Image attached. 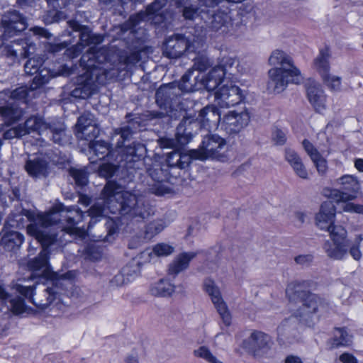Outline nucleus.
<instances>
[{
	"label": "nucleus",
	"mask_w": 363,
	"mask_h": 363,
	"mask_svg": "<svg viewBox=\"0 0 363 363\" xmlns=\"http://www.w3.org/2000/svg\"><path fill=\"white\" fill-rule=\"evenodd\" d=\"M165 164H155L147 169L148 175L155 182L150 186V193L163 196L172 191L166 184H174L182 170L186 169L192 162V157L186 152L174 150L164 153Z\"/></svg>",
	"instance_id": "5"
},
{
	"label": "nucleus",
	"mask_w": 363,
	"mask_h": 363,
	"mask_svg": "<svg viewBox=\"0 0 363 363\" xmlns=\"http://www.w3.org/2000/svg\"><path fill=\"white\" fill-rule=\"evenodd\" d=\"M69 175L73 179L77 191L82 189L89 183V172L84 168L77 169L70 167L69 169Z\"/></svg>",
	"instance_id": "38"
},
{
	"label": "nucleus",
	"mask_w": 363,
	"mask_h": 363,
	"mask_svg": "<svg viewBox=\"0 0 363 363\" xmlns=\"http://www.w3.org/2000/svg\"><path fill=\"white\" fill-rule=\"evenodd\" d=\"M243 348L255 357H262L268 354L273 345L272 337L267 333L254 330L243 341Z\"/></svg>",
	"instance_id": "18"
},
{
	"label": "nucleus",
	"mask_w": 363,
	"mask_h": 363,
	"mask_svg": "<svg viewBox=\"0 0 363 363\" xmlns=\"http://www.w3.org/2000/svg\"><path fill=\"white\" fill-rule=\"evenodd\" d=\"M159 145L162 149H172V151L179 150L182 152H185L184 150L178 148L177 146L181 147L178 142L177 141V137L175 136V139L169 138H160L158 140Z\"/></svg>",
	"instance_id": "51"
},
{
	"label": "nucleus",
	"mask_w": 363,
	"mask_h": 363,
	"mask_svg": "<svg viewBox=\"0 0 363 363\" xmlns=\"http://www.w3.org/2000/svg\"><path fill=\"white\" fill-rule=\"evenodd\" d=\"M164 228V222L161 220H154L149 223L145 226L144 232L145 238L147 240L152 239L155 235L162 232Z\"/></svg>",
	"instance_id": "44"
},
{
	"label": "nucleus",
	"mask_w": 363,
	"mask_h": 363,
	"mask_svg": "<svg viewBox=\"0 0 363 363\" xmlns=\"http://www.w3.org/2000/svg\"><path fill=\"white\" fill-rule=\"evenodd\" d=\"M26 216L30 223L27 225L28 233L33 237L41 246V250L28 262L31 272L30 277L36 279L33 286H24L16 283L13 289L21 297L27 298L40 309H45L54 301H60L64 290V281H71L74 273L68 271L64 274L52 271L49 263L51 252L60 247L57 232L52 228L57 223L51 215H38L32 211L22 208L19 213L13 215L14 221L20 223Z\"/></svg>",
	"instance_id": "1"
},
{
	"label": "nucleus",
	"mask_w": 363,
	"mask_h": 363,
	"mask_svg": "<svg viewBox=\"0 0 363 363\" xmlns=\"http://www.w3.org/2000/svg\"><path fill=\"white\" fill-rule=\"evenodd\" d=\"M11 201H21L23 199L24 192L20 186H11V193L9 195Z\"/></svg>",
	"instance_id": "60"
},
{
	"label": "nucleus",
	"mask_w": 363,
	"mask_h": 363,
	"mask_svg": "<svg viewBox=\"0 0 363 363\" xmlns=\"http://www.w3.org/2000/svg\"><path fill=\"white\" fill-rule=\"evenodd\" d=\"M28 58V60L24 65V70L28 75L36 74L30 85V89L35 90L47 84L54 74L51 73L50 69H40L42 60L40 57L36 59L30 56Z\"/></svg>",
	"instance_id": "20"
},
{
	"label": "nucleus",
	"mask_w": 363,
	"mask_h": 363,
	"mask_svg": "<svg viewBox=\"0 0 363 363\" xmlns=\"http://www.w3.org/2000/svg\"><path fill=\"white\" fill-rule=\"evenodd\" d=\"M290 326L288 325L286 320L283 321L277 328V341L280 345L285 342V338L288 339L286 335L287 332L289 331Z\"/></svg>",
	"instance_id": "55"
},
{
	"label": "nucleus",
	"mask_w": 363,
	"mask_h": 363,
	"mask_svg": "<svg viewBox=\"0 0 363 363\" xmlns=\"http://www.w3.org/2000/svg\"><path fill=\"white\" fill-rule=\"evenodd\" d=\"M306 285V281H295L288 285L286 293H291L294 299L299 300L306 313H313L318 311L320 299L315 294L303 289Z\"/></svg>",
	"instance_id": "19"
},
{
	"label": "nucleus",
	"mask_w": 363,
	"mask_h": 363,
	"mask_svg": "<svg viewBox=\"0 0 363 363\" xmlns=\"http://www.w3.org/2000/svg\"><path fill=\"white\" fill-rule=\"evenodd\" d=\"M338 189H333L329 194V199L332 202L347 201L353 200L357 197V194L360 189V184L357 179L352 175H344L337 180ZM334 204V203H333Z\"/></svg>",
	"instance_id": "16"
},
{
	"label": "nucleus",
	"mask_w": 363,
	"mask_h": 363,
	"mask_svg": "<svg viewBox=\"0 0 363 363\" xmlns=\"http://www.w3.org/2000/svg\"><path fill=\"white\" fill-rule=\"evenodd\" d=\"M29 94L26 86H20L13 90L11 94V97L16 100L26 99Z\"/></svg>",
	"instance_id": "57"
},
{
	"label": "nucleus",
	"mask_w": 363,
	"mask_h": 363,
	"mask_svg": "<svg viewBox=\"0 0 363 363\" xmlns=\"http://www.w3.org/2000/svg\"><path fill=\"white\" fill-rule=\"evenodd\" d=\"M9 45L13 50H16L17 53L23 59L33 56L37 50V45L30 35H25L23 38L15 39L11 41Z\"/></svg>",
	"instance_id": "32"
},
{
	"label": "nucleus",
	"mask_w": 363,
	"mask_h": 363,
	"mask_svg": "<svg viewBox=\"0 0 363 363\" xmlns=\"http://www.w3.org/2000/svg\"><path fill=\"white\" fill-rule=\"evenodd\" d=\"M182 121L177 127L175 136L180 146H185L191 141L193 138L203 130L202 125L196 117V113H184L181 116Z\"/></svg>",
	"instance_id": "17"
},
{
	"label": "nucleus",
	"mask_w": 363,
	"mask_h": 363,
	"mask_svg": "<svg viewBox=\"0 0 363 363\" xmlns=\"http://www.w3.org/2000/svg\"><path fill=\"white\" fill-rule=\"evenodd\" d=\"M173 82L162 84L156 91L155 101L162 110L153 112L152 116L158 118H166L169 121H176L181 118L184 111L179 108L182 94Z\"/></svg>",
	"instance_id": "9"
},
{
	"label": "nucleus",
	"mask_w": 363,
	"mask_h": 363,
	"mask_svg": "<svg viewBox=\"0 0 363 363\" xmlns=\"http://www.w3.org/2000/svg\"><path fill=\"white\" fill-rule=\"evenodd\" d=\"M67 23L70 29L69 35L73 38H79L77 43L67 48L66 45L62 43H46L45 51L55 55L64 50V55L67 58L73 60L82 52L85 47L99 45L104 41V35L93 33L88 26L82 25L75 20L67 21Z\"/></svg>",
	"instance_id": "8"
},
{
	"label": "nucleus",
	"mask_w": 363,
	"mask_h": 363,
	"mask_svg": "<svg viewBox=\"0 0 363 363\" xmlns=\"http://www.w3.org/2000/svg\"><path fill=\"white\" fill-rule=\"evenodd\" d=\"M314 165L315 166L317 171L320 174H324L328 169L326 160L320 155L318 154L315 158L311 159Z\"/></svg>",
	"instance_id": "56"
},
{
	"label": "nucleus",
	"mask_w": 363,
	"mask_h": 363,
	"mask_svg": "<svg viewBox=\"0 0 363 363\" xmlns=\"http://www.w3.org/2000/svg\"><path fill=\"white\" fill-rule=\"evenodd\" d=\"M112 150L110 143L105 140H94L88 144L89 154H92L89 158L91 163H94L97 160L112 157Z\"/></svg>",
	"instance_id": "30"
},
{
	"label": "nucleus",
	"mask_w": 363,
	"mask_h": 363,
	"mask_svg": "<svg viewBox=\"0 0 363 363\" xmlns=\"http://www.w3.org/2000/svg\"><path fill=\"white\" fill-rule=\"evenodd\" d=\"M215 101L222 108H228L239 104L245 96L239 86L228 84H223L218 90L214 92Z\"/></svg>",
	"instance_id": "21"
},
{
	"label": "nucleus",
	"mask_w": 363,
	"mask_h": 363,
	"mask_svg": "<svg viewBox=\"0 0 363 363\" xmlns=\"http://www.w3.org/2000/svg\"><path fill=\"white\" fill-rule=\"evenodd\" d=\"M44 134L54 143L59 145L70 143L71 136L67 133L65 123L60 121L49 122Z\"/></svg>",
	"instance_id": "28"
},
{
	"label": "nucleus",
	"mask_w": 363,
	"mask_h": 363,
	"mask_svg": "<svg viewBox=\"0 0 363 363\" xmlns=\"http://www.w3.org/2000/svg\"><path fill=\"white\" fill-rule=\"evenodd\" d=\"M220 116V109L213 104L206 106L199 111L198 114L196 113V118L206 132H210L211 129L218 125Z\"/></svg>",
	"instance_id": "27"
},
{
	"label": "nucleus",
	"mask_w": 363,
	"mask_h": 363,
	"mask_svg": "<svg viewBox=\"0 0 363 363\" xmlns=\"http://www.w3.org/2000/svg\"><path fill=\"white\" fill-rule=\"evenodd\" d=\"M2 114L5 118V124L10 126L21 119L23 111L16 106H7L4 108Z\"/></svg>",
	"instance_id": "39"
},
{
	"label": "nucleus",
	"mask_w": 363,
	"mask_h": 363,
	"mask_svg": "<svg viewBox=\"0 0 363 363\" xmlns=\"http://www.w3.org/2000/svg\"><path fill=\"white\" fill-rule=\"evenodd\" d=\"M94 123H96V120L94 114L90 112H84L78 118L74 126V132L76 133V130H83L88 126L94 124Z\"/></svg>",
	"instance_id": "46"
},
{
	"label": "nucleus",
	"mask_w": 363,
	"mask_h": 363,
	"mask_svg": "<svg viewBox=\"0 0 363 363\" xmlns=\"http://www.w3.org/2000/svg\"><path fill=\"white\" fill-rule=\"evenodd\" d=\"M121 272L127 281H131L139 276L140 273V263L135 262H129L122 268Z\"/></svg>",
	"instance_id": "43"
},
{
	"label": "nucleus",
	"mask_w": 363,
	"mask_h": 363,
	"mask_svg": "<svg viewBox=\"0 0 363 363\" xmlns=\"http://www.w3.org/2000/svg\"><path fill=\"white\" fill-rule=\"evenodd\" d=\"M13 287H14V285ZM12 289L14 292L9 294L0 285V299L7 301L10 303V309L13 314H23L26 312L28 307L25 303L23 298L16 293L13 288H12Z\"/></svg>",
	"instance_id": "31"
},
{
	"label": "nucleus",
	"mask_w": 363,
	"mask_h": 363,
	"mask_svg": "<svg viewBox=\"0 0 363 363\" xmlns=\"http://www.w3.org/2000/svg\"><path fill=\"white\" fill-rule=\"evenodd\" d=\"M201 21L205 26L213 31L226 33L230 25V16L227 13L212 9H206L201 14Z\"/></svg>",
	"instance_id": "25"
},
{
	"label": "nucleus",
	"mask_w": 363,
	"mask_h": 363,
	"mask_svg": "<svg viewBox=\"0 0 363 363\" xmlns=\"http://www.w3.org/2000/svg\"><path fill=\"white\" fill-rule=\"evenodd\" d=\"M272 140L277 145H282L286 140V134L281 130L277 128L272 133Z\"/></svg>",
	"instance_id": "63"
},
{
	"label": "nucleus",
	"mask_w": 363,
	"mask_h": 363,
	"mask_svg": "<svg viewBox=\"0 0 363 363\" xmlns=\"http://www.w3.org/2000/svg\"><path fill=\"white\" fill-rule=\"evenodd\" d=\"M48 123L42 118L33 116L29 117L24 123L20 124V125L27 132L26 135L32 132L43 135L46 130Z\"/></svg>",
	"instance_id": "35"
},
{
	"label": "nucleus",
	"mask_w": 363,
	"mask_h": 363,
	"mask_svg": "<svg viewBox=\"0 0 363 363\" xmlns=\"http://www.w3.org/2000/svg\"><path fill=\"white\" fill-rule=\"evenodd\" d=\"M26 18L16 10L4 13L0 21V40H8L27 28Z\"/></svg>",
	"instance_id": "13"
},
{
	"label": "nucleus",
	"mask_w": 363,
	"mask_h": 363,
	"mask_svg": "<svg viewBox=\"0 0 363 363\" xmlns=\"http://www.w3.org/2000/svg\"><path fill=\"white\" fill-rule=\"evenodd\" d=\"M203 40L201 38H191L182 34H174L167 37L162 45L163 55L170 59L181 57L185 52H199Z\"/></svg>",
	"instance_id": "10"
},
{
	"label": "nucleus",
	"mask_w": 363,
	"mask_h": 363,
	"mask_svg": "<svg viewBox=\"0 0 363 363\" xmlns=\"http://www.w3.org/2000/svg\"><path fill=\"white\" fill-rule=\"evenodd\" d=\"M329 57L328 50H321L318 56L315 59L314 64L325 85L331 90L337 91L340 87L341 79L338 77L331 76L329 74Z\"/></svg>",
	"instance_id": "22"
},
{
	"label": "nucleus",
	"mask_w": 363,
	"mask_h": 363,
	"mask_svg": "<svg viewBox=\"0 0 363 363\" xmlns=\"http://www.w3.org/2000/svg\"><path fill=\"white\" fill-rule=\"evenodd\" d=\"M175 286L167 279H160L150 288V293L155 296H170L174 291Z\"/></svg>",
	"instance_id": "37"
},
{
	"label": "nucleus",
	"mask_w": 363,
	"mask_h": 363,
	"mask_svg": "<svg viewBox=\"0 0 363 363\" xmlns=\"http://www.w3.org/2000/svg\"><path fill=\"white\" fill-rule=\"evenodd\" d=\"M25 169L30 177L35 178L46 177L49 173L48 163L45 160L39 157L28 160Z\"/></svg>",
	"instance_id": "33"
},
{
	"label": "nucleus",
	"mask_w": 363,
	"mask_h": 363,
	"mask_svg": "<svg viewBox=\"0 0 363 363\" xmlns=\"http://www.w3.org/2000/svg\"><path fill=\"white\" fill-rule=\"evenodd\" d=\"M285 158L291 166L301 161L300 156L294 150L288 148L285 151Z\"/></svg>",
	"instance_id": "59"
},
{
	"label": "nucleus",
	"mask_w": 363,
	"mask_h": 363,
	"mask_svg": "<svg viewBox=\"0 0 363 363\" xmlns=\"http://www.w3.org/2000/svg\"><path fill=\"white\" fill-rule=\"evenodd\" d=\"M269 63L274 67L268 72V91L279 94L286 89L289 83L301 82L299 69L294 65L291 58L283 51H274L269 58Z\"/></svg>",
	"instance_id": "7"
},
{
	"label": "nucleus",
	"mask_w": 363,
	"mask_h": 363,
	"mask_svg": "<svg viewBox=\"0 0 363 363\" xmlns=\"http://www.w3.org/2000/svg\"><path fill=\"white\" fill-rule=\"evenodd\" d=\"M55 209L57 213L67 212L72 213L74 212L79 217V219L82 217L83 212L77 206H66L63 203H58L55 206Z\"/></svg>",
	"instance_id": "54"
},
{
	"label": "nucleus",
	"mask_w": 363,
	"mask_h": 363,
	"mask_svg": "<svg viewBox=\"0 0 363 363\" xmlns=\"http://www.w3.org/2000/svg\"><path fill=\"white\" fill-rule=\"evenodd\" d=\"M291 167L297 176L304 179H308V172L303 164L302 160L299 162H296V164L292 165Z\"/></svg>",
	"instance_id": "62"
},
{
	"label": "nucleus",
	"mask_w": 363,
	"mask_h": 363,
	"mask_svg": "<svg viewBox=\"0 0 363 363\" xmlns=\"http://www.w3.org/2000/svg\"><path fill=\"white\" fill-rule=\"evenodd\" d=\"M67 19V14L65 10L55 8H49L42 16V21L46 26L59 23Z\"/></svg>",
	"instance_id": "36"
},
{
	"label": "nucleus",
	"mask_w": 363,
	"mask_h": 363,
	"mask_svg": "<svg viewBox=\"0 0 363 363\" xmlns=\"http://www.w3.org/2000/svg\"><path fill=\"white\" fill-rule=\"evenodd\" d=\"M250 116L247 111L238 113L230 111L224 116L222 128L230 135L239 133L250 123Z\"/></svg>",
	"instance_id": "24"
},
{
	"label": "nucleus",
	"mask_w": 363,
	"mask_h": 363,
	"mask_svg": "<svg viewBox=\"0 0 363 363\" xmlns=\"http://www.w3.org/2000/svg\"><path fill=\"white\" fill-rule=\"evenodd\" d=\"M3 55L9 60V64H13L16 62H20V61L23 59L18 53H17L16 50H13L12 47H11L9 43L5 44L3 46L2 50Z\"/></svg>",
	"instance_id": "49"
},
{
	"label": "nucleus",
	"mask_w": 363,
	"mask_h": 363,
	"mask_svg": "<svg viewBox=\"0 0 363 363\" xmlns=\"http://www.w3.org/2000/svg\"><path fill=\"white\" fill-rule=\"evenodd\" d=\"M307 97L316 111L325 109V96L320 84L315 81L308 80L305 84Z\"/></svg>",
	"instance_id": "29"
},
{
	"label": "nucleus",
	"mask_w": 363,
	"mask_h": 363,
	"mask_svg": "<svg viewBox=\"0 0 363 363\" xmlns=\"http://www.w3.org/2000/svg\"><path fill=\"white\" fill-rule=\"evenodd\" d=\"M122 147L119 155L120 166L132 174L143 165V160L147 153L146 146L142 142L135 140Z\"/></svg>",
	"instance_id": "12"
},
{
	"label": "nucleus",
	"mask_w": 363,
	"mask_h": 363,
	"mask_svg": "<svg viewBox=\"0 0 363 363\" xmlns=\"http://www.w3.org/2000/svg\"><path fill=\"white\" fill-rule=\"evenodd\" d=\"M211 66L209 59L205 56L199 57L194 62V67L196 72H203Z\"/></svg>",
	"instance_id": "53"
},
{
	"label": "nucleus",
	"mask_w": 363,
	"mask_h": 363,
	"mask_svg": "<svg viewBox=\"0 0 363 363\" xmlns=\"http://www.w3.org/2000/svg\"><path fill=\"white\" fill-rule=\"evenodd\" d=\"M168 1L154 0L146 6L145 11L130 15L121 25V31L124 33L128 32L121 42V46L130 52V56L127 57L128 62L135 63L140 60V52L143 50L144 44L147 40V30L141 26V23L150 22L160 26L164 23L167 19L164 8Z\"/></svg>",
	"instance_id": "3"
},
{
	"label": "nucleus",
	"mask_w": 363,
	"mask_h": 363,
	"mask_svg": "<svg viewBox=\"0 0 363 363\" xmlns=\"http://www.w3.org/2000/svg\"><path fill=\"white\" fill-rule=\"evenodd\" d=\"M238 65V60L230 56H224L219 60L218 64L213 67L208 74L213 81H216V87L225 82V79L234 75V69H236Z\"/></svg>",
	"instance_id": "23"
},
{
	"label": "nucleus",
	"mask_w": 363,
	"mask_h": 363,
	"mask_svg": "<svg viewBox=\"0 0 363 363\" xmlns=\"http://www.w3.org/2000/svg\"><path fill=\"white\" fill-rule=\"evenodd\" d=\"M209 77L208 73L196 72L194 69H188L178 81H174L178 87L179 92L182 95L196 91H213L216 87V81Z\"/></svg>",
	"instance_id": "11"
},
{
	"label": "nucleus",
	"mask_w": 363,
	"mask_h": 363,
	"mask_svg": "<svg viewBox=\"0 0 363 363\" xmlns=\"http://www.w3.org/2000/svg\"><path fill=\"white\" fill-rule=\"evenodd\" d=\"M350 342V338L345 328H336V334L331 340L330 349L348 346Z\"/></svg>",
	"instance_id": "40"
},
{
	"label": "nucleus",
	"mask_w": 363,
	"mask_h": 363,
	"mask_svg": "<svg viewBox=\"0 0 363 363\" xmlns=\"http://www.w3.org/2000/svg\"><path fill=\"white\" fill-rule=\"evenodd\" d=\"M126 123L115 128L112 140H116V147L121 148L126 142H129L133 135L140 131L145 126V121L136 114L128 113L125 116Z\"/></svg>",
	"instance_id": "15"
},
{
	"label": "nucleus",
	"mask_w": 363,
	"mask_h": 363,
	"mask_svg": "<svg viewBox=\"0 0 363 363\" xmlns=\"http://www.w3.org/2000/svg\"><path fill=\"white\" fill-rule=\"evenodd\" d=\"M126 279L124 275L121 272L118 274L115 275L109 281V284L111 287H117L122 286L125 283Z\"/></svg>",
	"instance_id": "64"
},
{
	"label": "nucleus",
	"mask_w": 363,
	"mask_h": 363,
	"mask_svg": "<svg viewBox=\"0 0 363 363\" xmlns=\"http://www.w3.org/2000/svg\"><path fill=\"white\" fill-rule=\"evenodd\" d=\"M225 140L217 134H206L203 136L199 150H191L190 155L193 160H205L208 157L217 158L220 156V151L225 147Z\"/></svg>",
	"instance_id": "14"
},
{
	"label": "nucleus",
	"mask_w": 363,
	"mask_h": 363,
	"mask_svg": "<svg viewBox=\"0 0 363 363\" xmlns=\"http://www.w3.org/2000/svg\"><path fill=\"white\" fill-rule=\"evenodd\" d=\"M26 131L21 128L20 124L11 127L3 133V137L1 138L5 140H11L14 138H21L26 135Z\"/></svg>",
	"instance_id": "47"
},
{
	"label": "nucleus",
	"mask_w": 363,
	"mask_h": 363,
	"mask_svg": "<svg viewBox=\"0 0 363 363\" xmlns=\"http://www.w3.org/2000/svg\"><path fill=\"white\" fill-rule=\"evenodd\" d=\"M206 292L211 296V301L215 305L223 323L229 326L231 323V315L228 311L225 302L223 301L218 288L212 279H206L203 284Z\"/></svg>",
	"instance_id": "26"
},
{
	"label": "nucleus",
	"mask_w": 363,
	"mask_h": 363,
	"mask_svg": "<svg viewBox=\"0 0 363 363\" xmlns=\"http://www.w3.org/2000/svg\"><path fill=\"white\" fill-rule=\"evenodd\" d=\"M84 255L87 259L98 261L101 257L102 249L96 243H89L84 248Z\"/></svg>",
	"instance_id": "45"
},
{
	"label": "nucleus",
	"mask_w": 363,
	"mask_h": 363,
	"mask_svg": "<svg viewBox=\"0 0 363 363\" xmlns=\"http://www.w3.org/2000/svg\"><path fill=\"white\" fill-rule=\"evenodd\" d=\"M119 167H121L120 164L111 162L99 165V175L107 179L101 191L103 199L95 202L86 211L90 217L89 228L101 218H106V235L103 240L108 242H112L121 230L130 233L138 224L154 214L152 206L144 198L121 191V185L111 180Z\"/></svg>",
	"instance_id": "2"
},
{
	"label": "nucleus",
	"mask_w": 363,
	"mask_h": 363,
	"mask_svg": "<svg viewBox=\"0 0 363 363\" xmlns=\"http://www.w3.org/2000/svg\"><path fill=\"white\" fill-rule=\"evenodd\" d=\"M335 216V206L330 201H324L315 216L317 225L330 233L333 242L327 240L323 249L327 255L333 259H342L347 255L350 247V241L347 239V231L341 225L333 224Z\"/></svg>",
	"instance_id": "6"
},
{
	"label": "nucleus",
	"mask_w": 363,
	"mask_h": 363,
	"mask_svg": "<svg viewBox=\"0 0 363 363\" xmlns=\"http://www.w3.org/2000/svg\"><path fill=\"white\" fill-rule=\"evenodd\" d=\"M29 31L38 39L50 40L53 37V34L48 29L40 26H33L29 29Z\"/></svg>",
	"instance_id": "52"
},
{
	"label": "nucleus",
	"mask_w": 363,
	"mask_h": 363,
	"mask_svg": "<svg viewBox=\"0 0 363 363\" xmlns=\"http://www.w3.org/2000/svg\"><path fill=\"white\" fill-rule=\"evenodd\" d=\"M108 60V52L105 48L96 49L90 48L84 53L79 65L83 72L77 77V82L74 89L70 91V96L78 99H86L94 94L96 82L104 74L103 65Z\"/></svg>",
	"instance_id": "4"
},
{
	"label": "nucleus",
	"mask_w": 363,
	"mask_h": 363,
	"mask_svg": "<svg viewBox=\"0 0 363 363\" xmlns=\"http://www.w3.org/2000/svg\"><path fill=\"white\" fill-rule=\"evenodd\" d=\"M303 147L307 154L309 155L311 159L315 158L318 154L320 152L318 150L313 146V145L307 139H304L302 142Z\"/></svg>",
	"instance_id": "61"
},
{
	"label": "nucleus",
	"mask_w": 363,
	"mask_h": 363,
	"mask_svg": "<svg viewBox=\"0 0 363 363\" xmlns=\"http://www.w3.org/2000/svg\"><path fill=\"white\" fill-rule=\"evenodd\" d=\"M197 253L194 252H182L179 254L174 261L169 264L168 272L174 277L179 273L188 268L189 262L196 257Z\"/></svg>",
	"instance_id": "34"
},
{
	"label": "nucleus",
	"mask_w": 363,
	"mask_h": 363,
	"mask_svg": "<svg viewBox=\"0 0 363 363\" xmlns=\"http://www.w3.org/2000/svg\"><path fill=\"white\" fill-rule=\"evenodd\" d=\"M194 354L196 356L203 358L210 363H223L218 360L208 348L205 346H201L198 350H194Z\"/></svg>",
	"instance_id": "50"
},
{
	"label": "nucleus",
	"mask_w": 363,
	"mask_h": 363,
	"mask_svg": "<svg viewBox=\"0 0 363 363\" xmlns=\"http://www.w3.org/2000/svg\"><path fill=\"white\" fill-rule=\"evenodd\" d=\"M48 8H55L66 10L70 5L72 0H45Z\"/></svg>",
	"instance_id": "58"
},
{
	"label": "nucleus",
	"mask_w": 363,
	"mask_h": 363,
	"mask_svg": "<svg viewBox=\"0 0 363 363\" xmlns=\"http://www.w3.org/2000/svg\"><path fill=\"white\" fill-rule=\"evenodd\" d=\"M174 252V247L164 242L156 244L152 247V252L157 257H167Z\"/></svg>",
	"instance_id": "48"
},
{
	"label": "nucleus",
	"mask_w": 363,
	"mask_h": 363,
	"mask_svg": "<svg viewBox=\"0 0 363 363\" xmlns=\"http://www.w3.org/2000/svg\"><path fill=\"white\" fill-rule=\"evenodd\" d=\"M100 129L96 123L88 126L83 130H76V137L80 140H85L87 141H93L99 136Z\"/></svg>",
	"instance_id": "42"
},
{
	"label": "nucleus",
	"mask_w": 363,
	"mask_h": 363,
	"mask_svg": "<svg viewBox=\"0 0 363 363\" xmlns=\"http://www.w3.org/2000/svg\"><path fill=\"white\" fill-rule=\"evenodd\" d=\"M206 9L202 7H198L196 5L190 4L186 7L182 9V16L186 21H195L196 19H200L201 21V14L205 13Z\"/></svg>",
	"instance_id": "41"
}]
</instances>
